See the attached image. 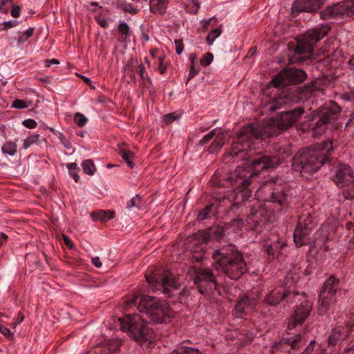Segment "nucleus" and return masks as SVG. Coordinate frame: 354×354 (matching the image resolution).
<instances>
[{
    "instance_id": "f257e3e1",
    "label": "nucleus",
    "mask_w": 354,
    "mask_h": 354,
    "mask_svg": "<svg viewBox=\"0 0 354 354\" xmlns=\"http://www.w3.org/2000/svg\"><path fill=\"white\" fill-rule=\"evenodd\" d=\"M303 113L301 108H296L281 112L262 125L254 127L248 124L243 127L227 156L236 160L246 159L249 162L238 166L234 171L223 176L218 173L214 174L211 180L213 185L217 187H234L227 197L224 195L223 197L216 196L215 198L220 202L230 203L232 208L248 201L252 192L249 186L254 182L258 173L261 170L275 168L292 154L290 144L274 143L272 147L273 156L257 154L251 158L249 153L255 148L254 140H264L279 135L292 127Z\"/></svg>"
},
{
    "instance_id": "f03ea898",
    "label": "nucleus",
    "mask_w": 354,
    "mask_h": 354,
    "mask_svg": "<svg viewBox=\"0 0 354 354\" xmlns=\"http://www.w3.org/2000/svg\"><path fill=\"white\" fill-rule=\"evenodd\" d=\"M333 150L330 140L299 150L292 160V169L302 176L316 172L328 160Z\"/></svg>"
},
{
    "instance_id": "7ed1b4c3",
    "label": "nucleus",
    "mask_w": 354,
    "mask_h": 354,
    "mask_svg": "<svg viewBox=\"0 0 354 354\" xmlns=\"http://www.w3.org/2000/svg\"><path fill=\"white\" fill-rule=\"evenodd\" d=\"M212 258L218 269L232 280L239 279L247 270V264L241 252L233 244H229L215 250Z\"/></svg>"
},
{
    "instance_id": "20e7f679",
    "label": "nucleus",
    "mask_w": 354,
    "mask_h": 354,
    "mask_svg": "<svg viewBox=\"0 0 354 354\" xmlns=\"http://www.w3.org/2000/svg\"><path fill=\"white\" fill-rule=\"evenodd\" d=\"M124 303L127 307L136 306L140 313H145L154 323L169 322L172 316V310L165 303L147 295H136Z\"/></svg>"
},
{
    "instance_id": "39448f33",
    "label": "nucleus",
    "mask_w": 354,
    "mask_h": 354,
    "mask_svg": "<svg viewBox=\"0 0 354 354\" xmlns=\"http://www.w3.org/2000/svg\"><path fill=\"white\" fill-rule=\"evenodd\" d=\"M120 328L127 332L130 337L140 344L151 343L153 335L151 329L147 327L144 318L138 314L127 315L118 319Z\"/></svg>"
},
{
    "instance_id": "423d86ee",
    "label": "nucleus",
    "mask_w": 354,
    "mask_h": 354,
    "mask_svg": "<svg viewBox=\"0 0 354 354\" xmlns=\"http://www.w3.org/2000/svg\"><path fill=\"white\" fill-rule=\"evenodd\" d=\"M255 196L259 201H272L278 203L281 209L288 206V194L285 186L265 181L257 189Z\"/></svg>"
},
{
    "instance_id": "0eeeda50",
    "label": "nucleus",
    "mask_w": 354,
    "mask_h": 354,
    "mask_svg": "<svg viewBox=\"0 0 354 354\" xmlns=\"http://www.w3.org/2000/svg\"><path fill=\"white\" fill-rule=\"evenodd\" d=\"M339 279L330 275L324 283L319 294V307L317 313L319 315H325L337 304V292L339 288Z\"/></svg>"
},
{
    "instance_id": "6e6552de",
    "label": "nucleus",
    "mask_w": 354,
    "mask_h": 354,
    "mask_svg": "<svg viewBox=\"0 0 354 354\" xmlns=\"http://www.w3.org/2000/svg\"><path fill=\"white\" fill-rule=\"evenodd\" d=\"M330 30V26L325 24L308 30L297 39L295 53L297 55L310 53L314 45L325 37Z\"/></svg>"
},
{
    "instance_id": "1a4fd4ad",
    "label": "nucleus",
    "mask_w": 354,
    "mask_h": 354,
    "mask_svg": "<svg viewBox=\"0 0 354 354\" xmlns=\"http://www.w3.org/2000/svg\"><path fill=\"white\" fill-rule=\"evenodd\" d=\"M341 111V107L334 102L328 106L322 108L318 112L317 120L312 128L313 136L316 137L324 133L327 129V124L331 122Z\"/></svg>"
},
{
    "instance_id": "9d476101",
    "label": "nucleus",
    "mask_w": 354,
    "mask_h": 354,
    "mask_svg": "<svg viewBox=\"0 0 354 354\" xmlns=\"http://www.w3.org/2000/svg\"><path fill=\"white\" fill-rule=\"evenodd\" d=\"M306 78V74L303 70L295 68H287L275 75L270 82V84L274 87H283L299 84Z\"/></svg>"
},
{
    "instance_id": "9b49d317",
    "label": "nucleus",
    "mask_w": 354,
    "mask_h": 354,
    "mask_svg": "<svg viewBox=\"0 0 354 354\" xmlns=\"http://www.w3.org/2000/svg\"><path fill=\"white\" fill-rule=\"evenodd\" d=\"M319 15L324 20L351 17L354 15V0H344L328 6Z\"/></svg>"
},
{
    "instance_id": "f8f14e48",
    "label": "nucleus",
    "mask_w": 354,
    "mask_h": 354,
    "mask_svg": "<svg viewBox=\"0 0 354 354\" xmlns=\"http://www.w3.org/2000/svg\"><path fill=\"white\" fill-rule=\"evenodd\" d=\"M314 227L310 213H304L299 217L297 227L294 232V241L297 247L306 244V238Z\"/></svg>"
},
{
    "instance_id": "ddd939ff",
    "label": "nucleus",
    "mask_w": 354,
    "mask_h": 354,
    "mask_svg": "<svg viewBox=\"0 0 354 354\" xmlns=\"http://www.w3.org/2000/svg\"><path fill=\"white\" fill-rule=\"evenodd\" d=\"M145 277L147 282L150 286L156 289L158 287L161 288L163 292L168 296H170L171 289H178V283L176 279L171 278L167 275L165 277L159 275L158 273L153 272L151 274H146Z\"/></svg>"
},
{
    "instance_id": "4468645a",
    "label": "nucleus",
    "mask_w": 354,
    "mask_h": 354,
    "mask_svg": "<svg viewBox=\"0 0 354 354\" xmlns=\"http://www.w3.org/2000/svg\"><path fill=\"white\" fill-rule=\"evenodd\" d=\"M305 344V340L301 334L291 337H282L279 342H276L271 347V351L277 348V353L290 354V350H297Z\"/></svg>"
},
{
    "instance_id": "2eb2a0df",
    "label": "nucleus",
    "mask_w": 354,
    "mask_h": 354,
    "mask_svg": "<svg viewBox=\"0 0 354 354\" xmlns=\"http://www.w3.org/2000/svg\"><path fill=\"white\" fill-rule=\"evenodd\" d=\"M312 306V304L309 301L304 300L301 301L289 318L288 328L292 330L297 326L301 325L309 316Z\"/></svg>"
},
{
    "instance_id": "dca6fc26",
    "label": "nucleus",
    "mask_w": 354,
    "mask_h": 354,
    "mask_svg": "<svg viewBox=\"0 0 354 354\" xmlns=\"http://www.w3.org/2000/svg\"><path fill=\"white\" fill-rule=\"evenodd\" d=\"M298 295V292L296 291L274 290L266 295L265 301L270 306H276L283 300L292 302L294 297Z\"/></svg>"
},
{
    "instance_id": "f3484780",
    "label": "nucleus",
    "mask_w": 354,
    "mask_h": 354,
    "mask_svg": "<svg viewBox=\"0 0 354 354\" xmlns=\"http://www.w3.org/2000/svg\"><path fill=\"white\" fill-rule=\"evenodd\" d=\"M266 209L261 204L257 202L250 207V213L248 216L245 221L250 225V227L253 229L266 219Z\"/></svg>"
},
{
    "instance_id": "a211bd4d",
    "label": "nucleus",
    "mask_w": 354,
    "mask_h": 354,
    "mask_svg": "<svg viewBox=\"0 0 354 354\" xmlns=\"http://www.w3.org/2000/svg\"><path fill=\"white\" fill-rule=\"evenodd\" d=\"M353 180L351 168L348 165H340L337 170L334 181L339 187H344Z\"/></svg>"
},
{
    "instance_id": "6ab92c4d",
    "label": "nucleus",
    "mask_w": 354,
    "mask_h": 354,
    "mask_svg": "<svg viewBox=\"0 0 354 354\" xmlns=\"http://www.w3.org/2000/svg\"><path fill=\"white\" fill-rule=\"evenodd\" d=\"M322 3V0H295L291 9L292 12H313L317 10Z\"/></svg>"
},
{
    "instance_id": "aec40b11",
    "label": "nucleus",
    "mask_w": 354,
    "mask_h": 354,
    "mask_svg": "<svg viewBox=\"0 0 354 354\" xmlns=\"http://www.w3.org/2000/svg\"><path fill=\"white\" fill-rule=\"evenodd\" d=\"M256 305V300L254 297H249L243 294L239 297V299L234 306L233 314L236 317H242L245 313V310L248 308H252Z\"/></svg>"
},
{
    "instance_id": "412c9836",
    "label": "nucleus",
    "mask_w": 354,
    "mask_h": 354,
    "mask_svg": "<svg viewBox=\"0 0 354 354\" xmlns=\"http://www.w3.org/2000/svg\"><path fill=\"white\" fill-rule=\"evenodd\" d=\"M194 281L195 284L207 283L209 289L216 288V281L212 272L207 269H197Z\"/></svg>"
},
{
    "instance_id": "4be33fe9",
    "label": "nucleus",
    "mask_w": 354,
    "mask_h": 354,
    "mask_svg": "<svg viewBox=\"0 0 354 354\" xmlns=\"http://www.w3.org/2000/svg\"><path fill=\"white\" fill-rule=\"evenodd\" d=\"M228 229L227 226H215L208 229L207 232L204 234L203 240L207 242L208 239H215L220 241L225 236V231Z\"/></svg>"
},
{
    "instance_id": "5701e85b",
    "label": "nucleus",
    "mask_w": 354,
    "mask_h": 354,
    "mask_svg": "<svg viewBox=\"0 0 354 354\" xmlns=\"http://www.w3.org/2000/svg\"><path fill=\"white\" fill-rule=\"evenodd\" d=\"M228 137L229 136L227 133L221 132V130H219V131L217 132L213 142L209 147V152L212 153L218 151L227 141Z\"/></svg>"
},
{
    "instance_id": "b1692460",
    "label": "nucleus",
    "mask_w": 354,
    "mask_h": 354,
    "mask_svg": "<svg viewBox=\"0 0 354 354\" xmlns=\"http://www.w3.org/2000/svg\"><path fill=\"white\" fill-rule=\"evenodd\" d=\"M167 1L166 0H150V11L153 13L163 15L167 10Z\"/></svg>"
},
{
    "instance_id": "393cba45",
    "label": "nucleus",
    "mask_w": 354,
    "mask_h": 354,
    "mask_svg": "<svg viewBox=\"0 0 354 354\" xmlns=\"http://www.w3.org/2000/svg\"><path fill=\"white\" fill-rule=\"evenodd\" d=\"M118 153L122 156V159L127 162L130 168L134 167V163L132 160L134 158V153L125 147L124 143H121L118 145Z\"/></svg>"
},
{
    "instance_id": "a878e982",
    "label": "nucleus",
    "mask_w": 354,
    "mask_h": 354,
    "mask_svg": "<svg viewBox=\"0 0 354 354\" xmlns=\"http://www.w3.org/2000/svg\"><path fill=\"white\" fill-rule=\"evenodd\" d=\"M115 212L112 210H98L91 212V216L93 221L106 222L114 217Z\"/></svg>"
},
{
    "instance_id": "bb28decb",
    "label": "nucleus",
    "mask_w": 354,
    "mask_h": 354,
    "mask_svg": "<svg viewBox=\"0 0 354 354\" xmlns=\"http://www.w3.org/2000/svg\"><path fill=\"white\" fill-rule=\"evenodd\" d=\"M299 270V267L295 266L293 268V270L287 273L284 280L285 286L290 288L292 286L297 283L299 279H300Z\"/></svg>"
},
{
    "instance_id": "cd10ccee",
    "label": "nucleus",
    "mask_w": 354,
    "mask_h": 354,
    "mask_svg": "<svg viewBox=\"0 0 354 354\" xmlns=\"http://www.w3.org/2000/svg\"><path fill=\"white\" fill-rule=\"evenodd\" d=\"M288 102V99L286 97V95H280L277 97H275L268 104V109L271 111H277L281 108L283 105H286Z\"/></svg>"
},
{
    "instance_id": "c85d7f7f",
    "label": "nucleus",
    "mask_w": 354,
    "mask_h": 354,
    "mask_svg": "<svg viewBox=\"0 0 354 354\" xmlns=\"http://www.w3.org/2000/svg\"><path fill=\"white\" fill-rule=\"evenodd\" d=\"M342 333L340 329L335 328L333 329L330 335H329L327 344L328 347L334 346L339 344L343 339L342 337Z\"/></svg>"
},
{
    "instance_id": "c756f323",
    "label": "nucleus",
    "mask_w": 354,
    "mask_h": 354,
    "mask_svg": "<svg viewBox=\"0 0 354 354\" xmlns=\"http://www.w3.org/2000/svg\"><path fill=\"white\" fill-rule=\"evenodd\" d=\"M171 354H202L198 349L185 345L178 346Z\"/></svg>"
},
{
    "instance_id": "7c9ffc66",
    "label": "nucleus",
    "mask_w": 354,
    "mask_h": 354,
    "mask_svg": "<svg viewBox=\"0 0 354 354\" xmlns=\"http://www.w3.org/2000/svg\"><path fill=\"white\" fill-rule=\"evenodd\" d=\"M17 145L14 142H7L1 147V151L3 153L9 156H14L17 152Z\"/></svg>"
},
{
    "instance_id": "2f4dec72",
    "label": "nucleus",
    "mask_w": 354,
    "mask_h": 354,
    "mask_svg": "<svg viewBox=\"0 0 354 354\" xmlns=\"http://www.w3.org/2000/svg\"><path fill=\"white\" fill-rule=\"evenodd\" d=\"M214 207V205L213 204H209L207 205L203 211H201L198 215V220H205L208 217H210L211 215L214 214V212L213 211V208Z\"/></svg>"
},
{
    "instance_id": "473e14b6",
    "label": "nucleus",
    "mask_w": 354,
    "mask_h": 354,
    "mask_svg": "<svg viewBox=\"0 0 354 354\" xmlns=\"http://www.w3.org/2000/svg\"><path fill=\"white\" fill-rule=\"evenodd\" d=\"M82 169L88 175H93L95 171V165L91 160H85L82 163Z\"/></svg>"
},
{
    "instance_id": "72a5a7b5",
    "label": "nucleus",
    "mask_w": 354,
    "mask_h": 354,
    "mask_svg": "<svg viewBox=\"0 0 354 354\" xmlns=\"http://www.w3.org/2000/svg\"><path fill=\"white\" fill-rule=\"evenodd\" d=\"M222 32L221 28H216L212 30L206 37V41L209 45H212L214 41L220 36Z\"/></svg>"
},
{
    "instance_id": "f704fd0d",
    "label": "nucleus",
    "mask_w": 354,
    "mask_h": 354,
    "mask_svg": "<svg viewBox=\"0 0 354 354\" xmlns=\"http://www.w3.org/2000/svg\"><path fill=\"white\" fill-rule=\"evenodd\" d=\"M118 31L123 39L126 40L130 36V30L128 24L126 22H121L118 26Z\"/></svg>"
},
{
    "instance_id": "c9c22d12",
    "label": "nucleus",
    "mask_w": 354,
    "mask_h": 354,
    "mask_svg": "<svg viewBox=\"0 0 354 354\" xmlns=\"http://www.w3.org/2000/svg\"><path fill=\"white\" fill-rule=\"evenodd\" d=\"M281 248L280 244L276 242L268 245L266 251L269 255L275 257L279 253Z\"/></svg>"
},
{
    "instance_id": "e433bc0d",
    "label": "nucleus",
    "mask_w": 354,
    "mask_h": 354,
    "mask_svg": "<svg viewBox=\"0 0 354 354\" xmlns=\"http://www.w3.org/2000/svg\"><path fill=\"white\" fill-rule=\"evenodd\" d=\"M141 205V198L138 194L133 196L127 203V208L131 209L133 207L139 208Z\"/></svg>"
},
{
    "instance_id": "4c0bfd02",
    "label": "nucleus",
    "mask_w": 354,
    "mask_h": 354,
    "mask_svg": "<svg viewBox=\"0 0 354 354\" xmlns=\"http://www.w3.org/2000/svg\"><path fill=\"white\" fill-rule=\"evenodd\" d=\"M34 28H30L27 29L26 31L21 32L18 38V42L21 44L27 41L30 37L32 36Z\"/></svg>"
},
{
    "instance_id": "58836bf2",
    "label": "nucleus",
    "mask_w": 354,
    "mask_h": 354,
    "mask_svg": "<svg viewBox=\"0 0 354 354\" xmlns=\"http://www.w3.org/2000/svg\"><path fill=\"white\" fill-rule=\"evenodd\" d=\"M74 120L77 125L80 127H83L87 122V118L80 113L75 114Z\"/></svg>"
},
{
    "instance_id": "ea45409f",
    "label": "nucleus",
    "mask_w": 354,
    "mask_h": 354,
    "mask_svg": "<svg viewBox=\"0 0 354 354\" xmlns=\"http://www.w3.org/2000/svg\"><path fill=\"white\" fill-rule=\"evenodd\" d=\"M39 134H35V135H32V136H30L28 138L25 139L24 141V148L25 149H26L30 145L37 143V140L39 139Z\"/></svg>"
},
{
    "instance_id": "a19ab883",
    "label": "nucleus",
    "mask_w": 354,
    "mask_h": 354,
    "mask_svg": "<svg viewBox=\"0 0 354 354\" xmlns=\"http://www.w3.org/2000/svg\"><path fill=\"white\" fill-rule=\"evenodd\" d=\"M219 131V129H214L212 130L209 133L204 136L203 138L201 140L200 144L205 145L207 142H208L209 140H211L214 136H216L217 132Z\"/></svg>"
},
{
    "instance_id": "79ce46f5",
    "label": "nucleus",
    "mask_w": 354,
    "mask_h": 354,
    "mask_svg": "<svg viewBox=\"0 0 354 354\" xmlns=\"http://www.w3.org/2000/svg\"><path fill=\"white\" fill-rule=\"evenodd\" d=\"M57 136L65 148L68 149H72L73 151H74V149L72 147L71 142L65 138L62 133L59 132L57 133Z\"/></svg>"
},
{
    "instance_id": "37998d69",
    "label": "nucleus",
    "mask_w": 354,
    "mask_h": 354,
    "mask_svg": "<svg viewBox=\"0 0 354 354\" xmlns=\"http://www.w3.org/2000/svg\"><path fill=\"white\" fill-rule=\"evenodd\" d=\"M179 115H176L175 113H170L163 116V122L165 124H171L174 120L179 118Z\"/></svg>"
},
{
    "instance_id": "c03bdc74",
    "label": "nucleus",
    "mask_w": 354,
    "mask_h": 354,
    "mask_svg": "<svg viewBox=\"0 0 354 354\" xmlns=\"http://www.w3.org/2000/svg\"><path fill=\"white\" fill-rule=\"evenodd\" d=\"M213 60V55L211 53H205L201 59V64L203 66H209Z\"/></svg>"
},
{
    "instance_id": "a18cd8bd",
    "label": "nucleus",
    "mask_w": 354,
    "mask_h": 354,
    "mask_svg": "<svg viewBox=\"0 0 354 354\" xmlns=\"http://www.w3.org/2000/svg\"><path fill=\"white\" fill-rule=\"evenodd\" d=\"M12 107L16 109H24L27 107V104L25 101L17 99L13 101Z\"/></svg>"
},
{
    "instance_id": "49530a36",
    "label": "nucleus",
    "mask_w": 354,
    "mask_h": 354,
    "mask_svg": "<svg viewBox=\"0 0 354 354\" xmlns=\"http://www.w3.org/2000/svg\"><path fill=\"white\" fill-rule=\"evenodd\" d=\"M139 73L140 75L141 79L142 80H147L149 83L151 82L150 78L148 77L146 73V70L145 66L142 64H140L139 66Z\"/></svg>"
},
{
    "instance_id": "de8ad7c7",
    "label": "nucleus",
    "mask_w": 354,
    "mask_h": 354,
    "mask_svg": "<svg viewBox=\"0 0 354 354\" xmlns=\"http://www.w3.org/2000/svg\"><path fill=\"white\" fill-rule=\"evenodd\" d=\"M176 45V52L178 55H180L184 49V45L183 43V39H176L175 41Z\"/></svg>"
},
{
    "instance_id": "09e8293b",
    "label": "nucleus",
    "mask_w": 354,
    "mask_h": 354,
    "mask_svg": "<svg viewBox=\"0 0 354 354\" xmlns=\"http://www.w3.org/2000/svg\"><path fill=\"white\" fill-rule=\"evenodd\" d=\"M122 10L125 12H129L132 15H136L138 10L135 8L131 4H126L123 6Z\"/></svg>"
},
{
    "instance_id": "8fccbe9b",
    "label": "nucleus",
    "mask_w": 354,
    "mask_h": 354,
    "mask_svg": "<svg viewBox=\"0 0 354 354\" xmlns=\"http://www.w3.org/2000/svg\"><path fill=\"white\" fill-rule=\"evenodd\" d=\"M19 21L17 20H10L8 21H5L3 23V30H7L8 28L15 27L17 25H18Z\"/></svg>"
},
{
    "instance_id": "3c124183",
    "label": "nucleus",
    "mask_w": 354,
    "mask_h": 354,
    "mask_svg": "<svg viewBox=\"0 0 354 354\" xmlns=\"http://www.w3.org/2000/svg\"><path fill=\"white\" fill-rule=\"evenodd\" d=\"M23 124L29 129L35 128L37 126V122L32 119H27L24 120Z\"/></svg>"
},
{
    "instance_id": "603ef678",
    "label": "nucleus",
    "mask_w": 354,
    "mask_h": 354,
    "mask_svg": "<svg viewBox=\"0 0 354 354\" xmlns=\"http://www.w3.org/2000/svg\"><path fill=\"white\" fill-rule=\"evenodd\" d=\"M0 333L6 337H10V336H12V337L13 336V334L11 333L9 328H8L7 327H6L3 325H1V324H0Z\"/></svg>"
},
{
    "instance_id": "864d4df0",
    "label": "nucleus",
    "mask_w": 354,
    "mask_h": 354,
    "mask_svg": "<svg viewBox=\"0 0 354 354\" xmlns=\"http://www.w3.org/2000/svg\"><path fill=\"white\" fill-rule=\"evenodd\" d=\"M163 62H164V57H159L158 70L161 74H164L167 70V66L165 64H164Z\"/></svg>"
},
{
    "instance_id": "5fc2aeb1",
    "label": "nucleus",
    "mask_w": 354,
    "mask_h": 354,
    "mask_svg": "<svg viewBox=\"0 0 354 354\" xmlns=\"http://www.w3.org/2000/svg\"><path fill=\"white\" fill-rule=\"evenodd\" d=\"M199 70L196 69L194 64H192L189 68V73L187 78V81H189L190 79L196 76L198 73Z\"/></svg>"
},
{
    "instance_id": "6e6d98bb",
    "label": "nucleus",
    "mask_w": 354,
    "mask_h": 354,
    "mask_svg": "<svg viewBox=\"0 0 354 354\" xmlns=\"http://www.w3.org/2000/svg\"><path fill=\"white\" fill-rule=\"evenodd\" d=\"M97 354H118L117 349H111L109 347L103 348L100 353Z\"/></svg>"
},
{
    "instance_id": "4d7b16f0",
    "label": "nucleus",
    "mask_w": 354,
    "mask_h": 354,
    "mask_svg": "<svg viewBox=\"0 0 354 354\" xmlns=\"http://www.w3.org/2000/svg\"><path fill=\"white\" fill-rule=\"evenodd\" d=\"M8 3V0H1L0 1V12L7 14L8 12L9 8L6 7Z\"/></svg>"
},
{
    "instance_id": "13d9d810",
    "label": "nucleus",
    "mask_w": 354,
    "mask_h": 354,
    "mask_svg": "<svg viewBox=\"0 0 354 354\" xmlns=\"http://www.w3.org/2000/svg\"><path fill=\"white\" fill-rule=\"evenodd\" d=\"M315 344V340L310 341L309 344L307 346V347L304 349V352H306L307 354H311L314 351V346Z\"/></svg>"
},
{
    "instance_id": "bf43d9fd",
    "label": "nucleus",
    "mask_w": 354,
    "mask_h": 354,
    "mask_svg": "<svg viewBox=\"0 0 354 354\" xmlns=\"http://www.w3.org/2000/svg\"><path fill=\"white\" fill-rule=\"evenodd\" d=\"M232 223L233 225L236 226L237 228H242L244 225L243 220L240 218L234 219Z\"/></svg>"
},
{
    "instance_id": "052dcab7",
    "label": "nucleus",
    "mask_w": 354,
    "mask_h": 354,
    "mask_svg": "<svg viewBox=\"0 0 354 354\" xmlns=\"http://www.w3.org/2000/svg\"><path fill=\"white\" fill-rule=\"evenodd\" d=\"M63 239L65 245L70 249L74 247L73 241L66 235H63Z\"/></svg>"
},
{
    "instance_id": "680f3d73",
    "label": "nucleus",
    "mask_w": 354,
    "mask_h": 354,
    "mask_svg": "<svg viewBox=\"0 0 354 354\" xmlns=\"http://www.w3.org/2000/svg\"><path fill=\"white\" fill-rule=\"evenodd\" d=\"M21 8L19 6L14 7L11 10V15L13 17H18L20 15Z\"/></svg>"
},
{
    "instance_id": "e2e57ef3",
    "label": "nucleus",
    "mask_w": 354,
    "mask_h": 354,
    "mask_svg": "<svg viewBox=\"0 0 354 354\" xmlns=\"http://www.w3.org/2000/svg\"><path fill=\"white\" fill-rule=\"evenodd\" d=\"M59 61L57 59H46L45 61V66L50 67L51 64H59Z\"/></svg>"
},
{
    "instance_id": "0e129e2a",
    "label": "nucleus",
    "mask_w": 354,
    "mask_h": 354,
    "mask_svg": "<svg viewBox=\"0 0 354 354\" xmlns=\"http://www.w3.org/2000/svg\"><path fill=\"white\" fill-rule=\"evenodd\" d=\"M342 195L345 199L352 200L354 198V195H352L351 192L348 190H344L342 192Z\"/></svg>"
},
{
    "instance_id": "69168bd1",
    "label": "nucleus",
    "mask_w": 354,
    "mask_h": 354,
    "mask_svg": "<svg viewBox=\"0 0 354 354\" xmlns=\"http://www.w3.org/2000/svg\"><path fill=\"white\" fill-rule=\"evenodd\" d=\"M91 261L92 263L97 268H100L102 266V262L100 261L98 257L93 258Z\"/></svg>"
},
{
    "instance_id": "338daca9",
    "label": "nucleus",
    "mask_w": 354,
    "mask_h": 354,
    "mask_svg": "<svg viewBox=\"0 0 354 354\" xmlns=\"http://www.w3.org/2000/svg\"><path fill=\"white\" fill-rule=\"evenodd\" d=\"M190 3L196 8L194 11H192L194 14H196L200 8V3L197 0H191Z\"/></svg>"
},
{
    "instance_id": "774afa93",
    "label": "nucleus",
    "mask_w": 354,
    "mask_h": 354,
    "mask_svg": "<svg viewBox=\"0 0 354 354\" xmlns=\"http://www.w3.org/2000/svg\"><path fill=\"white\" fill-rule=\"evenodd\" d=\"M348 68L354 73V55L351 57L348 61Z\"/></svg>"
}]
</instances>
